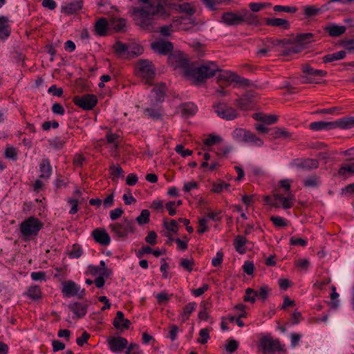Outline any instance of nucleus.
Masks as SVG:
<instances>
[{
    "instance_id": "obj_1",
    "label": "nucleus",
    "mask_w": 354,
    "mask_h": 354,
    "mask_svg": "<svg viewBox=\"0 0 354 354\" xmlns=\"http://www.w3.org/2000/svg\"><path fill=\"white\" fill-rule=\"evenodd\" d=\"M146 3L142 8H133L131 10L130 14L133 17V20L139 19H157L164 20L165 18L161 17L165 15V9L159 5V3L149 4V0H140Z\"/></svg>"
},
{
    "instance_id": "obj_2",
    "label": "nucleus",
    "mask_w": 354,
    "mask_h": 354,
    "mask_svg": "<svg viewBox=\"0 0 354 354\" xmlns=\"http://www.w3.org/2000/svg\"><path fill=\"white\" fill-rule=\"evenodd\" d=\"M219 71L217 65L214 62H209L199 67L191 68L189 71H187V78L194 83H201L214 76L216 72Z\"/></svg>"
},
{
    "instance_id": "obj_3",
    "label": "nucleus",
    "mask_w": 354,
    "mask_h": 354,
    "mask_svg": "<svg viewBox=\"0 0 354 354\" xmlns=\"http://www.w3.org/2000/svg\"><path fill=\"white\" fill-rule=\"evenodd\" d=\"M257 349L262 354H274L276 352L285 351V345L281 344L278 339L270 335L262 336L258 343Z\"/></svg>"
},
{
    "instance_id": "obj_4",
    "label": "nucleus",
    "mask_w": 354,
    "mask_h": 354,
    "mask_svg": "<svg viewBox=\"0 0 354 354\" xmlns=\"http://www.w3.org/2000/svg\"><path fill=\"white\" fill-rule=\"evenodd\" d=\"M43 227V223L37 218L29 217L20 224V231L25 238L35 236Z\"/></svg>"
},
{
    "instance_id": "obj_5",
    "label": "nucleus",
    "mask_w": 354,
    "mask_h": 354,
    "mask_svg": "<svg viewBox=\"0 0 354 354\" xmlns=\"http://www.w3.org/2000/svg\"><path fill=\"white\" fill-rule=\"evenodd\" d=\"M217 80L219 84L223 82H226L227 85L234 84V86L238 85L244 87L250 85V81L249 80L241 77L236 73L230 71H221L217 76Z\"/></svg>"
},
{
    "instance_id": "obj_6",
    "label": "nucleus",
    "mask_w": 354,
    "mask_h": 354,
    "mask_svg": "<svg viewBox=\"0 0 354 354\" xmlns=\"http://www.w3.org/2000/svg\"><path fill=\"white\" fill-rule=\"evenodd\" d=\"M169 63L176 69H179L184 76L187 77V71H189L188 59L186 55L181 52H174L168 57Z\"/></svg>"
},
{
    "instance_id": "obj_7",
    "label": "nucleus",
    "mask_w": 354,
    "mask_h": 354,
    "mask_svg": "<svg viewBox=\"0 0 354 354\" xmlns=\"http://www.w3.org/2000/svg\"><path fill=\"white\" fill-rule=\"evenodd\" d=\"M137 75L148 82L155 76V67L153 63L148 59H140L136 64Z\"/></svg>"
},
{
    "instance_id": "obj_8",
    "label": "nucleus",
    "mask_w": 354,
    "mask_h": 354,
    "mask_svg": "<svg viewBox=\"0 0 354 354\" xmlns=\"http://www.w3.org/2000/svg\"><path fill=\"white\" fill-rule=\"evenodd\" d=\"M111 231L118 237L123 238L129 233L134 232L133 222L124 219L122 223H114L109 225Z\"/></svg>"
},
{
    "instance_id": "obj_9",
    "label": "nucleus",
    "mask_w": 354,
    "mask_h": 354,
    "mask_svg": "<svg viewBox=\"0 0 354 354\" xmlns=\"http://www.w3.org/2000/svg\"><path fill=\"white\" fill-rule=\"evenodd\" d=\"M213 109L216 115L226 120H232L237 118L236 111L224 102H218L213 105Z\"/></svg>"
},
{
    "instance_id": "obj_10",
    "label": "nucleus",
    "mask_w": 354,
    "mask_h": 354,
    "mask_svg": "<svg viewBox=\"0 0 354 354\" xmlns=\"http://www.w3.org/2000/svg\"><path fill=\"white\" fill-rule=\"evenodd\" d=\"M74 103L85 110L92 109L97 103V98L93 95H86L82 97L76 96L73 100Z\"/></svg>"
},
{
    "instance_id": "obj_11",
    "label": "nucleus",
    "mask_w": 354,
    "mask_h": 354,
    "mask_svg": "<svg viewBox=\"0 0 354 354\" xmlns=\"http://www.w3.org/2000/svg\"><path fill=\"white\" fill-rule=\"evenodd\" d=\"M151 49L160 55H166L173 50V44L169 41L159 39L151 44Z\"/></svg>"
},
{
    "instance_id": "obj_12",
    "label": "nucleus",
    "mask_w": 354,
    "mask_h": 354,
    "mask_svg": "<svg viewBox=\"0 0 354 354\" xmlns=\"http://www.w3.org/2000/svg\"><path fill=\"white\" fill-rule=\"evenodd\" d=\"M328 7V3L321 7H317L314 5L304 6H303L304 15L306 18L316 17L327 10Z\"/></svg>"
},
{
    "instance_id": "obj_13",
    "label": "nucleus",
    "mask_w": 354,
    "mask_h": 354,
    "mask_svg": "<svg viewBox=\"0 0 354 354\" xmlns=\"http://www.w3.org/2000/svg\"><path fill=\"white\" fill-rule=\"evenodd\" d=\"M110 349L115 353L121 352L124 348L127 347V340L122 337H111L109 339Z\"/></svg>"
},
{
    "instance_id": "obj_14",
    "label": "nucleus",
    "mask_w": 354,
    "mask_h": 354,
    "mask_svg": "<svg viewBox=\"0 0 354 354\" xmlns=\"http://www.w3.org/2000/svg\"><path fill=\"white\" fill-rule=\"evenodd\" d=\"M80 287L72 281H65L62 283V293L66 297L80 295Z\"/></svg>"
},
{
    "instance_id": "obj_15",
    "label": "nucleus",
    "mask_w": 354,
    "mask_h": 354,
    "mask_svg": "<svg viewBox=\"0 0 354 354\" xmlns=\"http://www.w3.org/2000/svg\"><path fill=\"white\" fill-rule=\"evenodd\" d=\"M83 7V2L75 0L71 3H64L62 6V12L67 15H73L80 10Z\"/></svg>"
},
{
    "instance_id": "obj_16",
    "label": "nucleus",
    "mask_w": 354,
    "mask_h": 354,
    "mask_svg": "<svg viewBox=\"0 0 354 354\" xmlns=\"http://www.w3.org/2000/svg\"><path fill=\"white\" fill-rule=\"evenodd\" d=\"M254 95L252 92H247L236 100V106L241 110H248L250 108Z\"/></svg>"
},
{
    "instance_id": "obj_17",
    "label": "nucleus",
    "mask_w": 354,
    "mask_h": 354,
    "mask_svg": "<svg viewBox=\"0 0 354 354\" xmlns=\"http://www.w3.org/2000/svg\"><path fill=\"white\" fill-rule=\"evenodd\" d=\"M93 236L96 242L103 245H108L111 239L108 233L104 229H96L93 232Z\"/></svg>"
},
{
    "instance_id": "obj_18",
    "label": "nucleus",
    "mask_w": 354,
    "mask_h": 354,
    "mask_svg": "<svg viewBox=\"0 0 354 354\" xmlns=\"http://www.w3.org/2000/svg\"><path fill=\"white\" fill-rule=\"evenodd\" d=\"M275 201H279L284 209H289L292 206V201L295 200L294 195L291 192H288L286 196L281 194L275 193L273 195Z\"/></svg>"
},
{
    "instance_id": "obj_19",
    "label": "nucleus",
    "mask_w": 354,
    "mask_h": 354,
    "mask_svg": "<svg viewBox=\"0 0 354 354\" xmlns=\"http://www.w3.org/2000/svg\"><path fill=\"white\" fill-rule=\"evenodd\" d=\"M113 326L120 330L128 329L131 325V322L124 319V314L121 311H118L116 313V317H115L113 322Z\"/></svg>"
},
{
    "instance_id": "obj_20",
    "label": "nucleus",
    "mask_w": 354,
    "mask_h": 354,
    "mask_svg": "<svg viewBox=\"0 0 354 354\" xmlns=\"http://www.w3.org/2000/svg\"><path fill=\"white\" fill-rule=\"evenodd\" d=\"M113 24H95L93 31L97 36H105L112 34L111 25Z\"/></svg>"
},
{
    "instance_id": "obj_21",
    "label": "nucleus",
    "mask_w": 354,
    "mask_h": 354,
    "mask_svg": "<svg viewBox=\"0 0 354 354\" xmlns=\"http://www.w3.org/2000/svg\"><path fill=\"white\" fill-rule=\"evenodd\" d=\"M354 127V117H345L334 121V129H351Z\"/></svg>"
},
{
    "instance_id": "obj_22",
    "label": "nucleus",
    "mask_w": 354,
    "mask_h": 354,
    "mask_svg": "<svg viewBox=\"0 0 354 354\" xmlns=\"http://www.w3.org/2000/svg\"><path fill=\"white\" fill-rule=\"evenodd\" d=\"M324 30L330 37H339L345 32L346 28L344 26L333 24L325 26Z\"/></svg>"
},
{
    "instance_id": "obj_23",
    "label": "nucleus",
    "mask_w": 354,
    "mask_h": 354,
    "mask_svg": "<svg viewBox=\"0 0 354 354\" xmlns=\"http://www.w3.org/2000/svg\"><path fill=\"white\" fill-rule=\"evenodd\" d=\"M179 109L181 115L185 118L195 115L198 111L197 106L192 103L183 104L179 107Z\"/></svg>"
},
{
    "instance_id": "obj_24",
    "label": "nucleus",
    "mask_w": 354,
    "mask_h": 354,
    "mask_svg": "<svg viewBox=\"0 0 354 354\" xmlns=\"http://www.w3.org/2000/svg\"><path fill=\"white\" fill-rule=\"evenodd\" d=\"M96 3L100 12L109 14L116 11L109 0H96Z\"/></svg>"
},
{
    "instance_id": "obj_25",
    "label": "nucleus",
    "mask_w": 354,
    "mask_h": 354,
    "mask_svg": "<svg viewBox=\"0 0 354 354\" xmlns=\"http://www.w3.org/2000/svg\"><path fill=\"white\" fill-rule=\"evenodd\" d=\"M296 41L299 45L306 48L313 41V35L310 32L299 34L297 36Z\"/></svg>"
},
{
    "instance_id": "obj_26",
    "label": "nucleus",
    "mask_w": 354,
    "mask_h": 354,
    "mask_svg": "<svg viewBox=\"0 0 354 354\" xmlns=\"http://www.w3.org/2000/svg\"><path fill=\"white\" fill-rule=\"evenodd\" d=\"M40 178H48L52 173V169L50 162L48 159H44L40 164Z\"/></svg>"
},
{
    "instance_id": "obj_27",
    "label": "nucleus",
    "mask_w": 354,
    "mask_h": 354,
    "mask_svg": "<svg viewBox=\"0 0 354 354\" xmlns=\"http://www.w3.org/2000/svg\"><path fill=\"white\" fill-rule=\"evenodd\" d=\"M310 129L315 131H319L322 129H333L334 122L319 121L312 122L310 124Z\"/></svg>"
},
{
    "instance_id": "obj_28",
    "label": "nucleus",
    "mask_w": 354,
    "mask_h": 354,
    "mask_svg": "<svg viewBox=\"0 0 354 354\" xmlns=\"http://www.w3.org/2000/svg\"><path fill=\"white\" fill-rule=\"evenodd\" d=\"M250 133V131L238 128L233 131L232 136L239 142H247Z\"/></svg>"
},
{
    "instance_id": "obj_29",
    "label": "nucleus",
    "mask_w": 354,
    "mask_h": 354,
    "mask_svg": "<svg viewBox=\"0 0 354 354\" xmlns=\"http://www.w3.org/2000/svg\"><path fill=\"white\" fill-rule=\"evenodd\" d=\"M113 48L115 51V53L119 55L120 56H124L127 55V57H129L130 51L129 48L130 46L128 45H126L125 44H123L120 41H117L114 46Z\"/></svg>"
},
{
    "instance_id": "obj_30",
    "label": "nucleus",
    "mask_w": 354,
    "mask_h": 354,
    "mask_svg": "<svg viewBox=\"0 0 354 354\" xmlns=\"http://www.w3.org/2000/svg\"><path fill=\"white\" fill-rule=\"evenodd\" d=\"M69 308L78 317H83L86 313V306L82 304L74 303L71 304Z\"/></svg>"
},
{
    "instance_id": "obj_31",
    "label": "nucleus",
    "mask_w": 354,
    "mask_h": 354,
    "mask_svg": "<svg viewBox=\"0 0 354 354\" xmlns=\"http://www.w3.org/2000/svg\"><path fill=\"white\" fill-rule=\"evenodd\" d=\"M196 307V304L195 302H190L185 306L183 312L180 315V319L183 322L189 319V315L195 310Z\"/></svg>"
},
{
    "instance_id": "obj_32",
    "label": "nucleus",
    "mask_w": 354,
    "mask_h": 354,
    "mask_svg": "<svg viewBox=\"0 0 354 354\" xmlns=\"http://www.w3.org/2000/svg\"><path fill=\"white\" fill-rule=\"evenodd\" d=\"M303 73L314 77H324L326 75V72L322 70H317L310 67L309 65L306 64L302 67Z\"/></svg>"
},
{
    "instance_id": "obj_33",
    "label": "nucleus",
    "mask_w": 354,
    "mask_h": 354,
    "mask_svg": "<svg viewBox=\"0 0 354 354\" xmlns=\"http://www.w3.org/2000/svg\"><path fill=\"white\" fill-rule=\"evenodd\" d=\"M346 52L344 50H340L333 54L326 55L323 57L324 62H332L336 60H340L345 57Z\"/></svg>"
},
{
    "instance_id": "obj_34",
    "label": "nucleus",
    "mask_w": 354,
    "mask_h": 354,
    "mask_svg": "<svg viewBox=\"0 0 354 354\" xmlns=\"http://www.w3.org/2000/svg\"><path fill=\"white\" fill-rule=\"evenodd\" d=\"M111 176L112 180L117 182L120 176L123 174V169L119 165L112 164L110 166Z\"/></svg>"
},
{
    "instance_id": "obj_35",
    "label": "nucleus",
    "mask_w": 354,
    "mask_h": 354,
    "mask_svg": "<svg viewBox=\"0 0 354 354\" xmlns=\"http://www.w3.org/2000/svg\"><path fill=\"white\" fill-rule=\"evenodd\" d=\"M319 166V162L315 159H305L298 165L299 167L305 169H316Z\"/></svg>"
},
{
    "instance_id": "obj_36",
    "label": "nucleus",
    "mask_w": 354,
    "mask_h": 354,
    "mask_svg": "<svg viewBox=\"0 0 354 354\" xmlns=\"http://www.w3.org/2000/svg\"><path fill=\"white\" fill-rule=\"evenodd\" d=\"M272 135L274 139L285 138L289 139L292 138V133L285 129L275 128Z\"/></svg>"
},
{
    "instance_id": "obj_37",
    "label": "nucleus",
    "mask_w": 354,
    "mask_h": 354,
    "mask_svg": "<svg viewBox=\"0 0 354 354\" xmlns=\"http://www.w3.org/2000/svg\"><path fill=\"white\" fill-rule=\"evenodd\" d=\"M165 88V84H160L153 89L152 93L155 95L156 102H162L163 100Z\"/></svg>"
},
{
    "instance_id": "obj_38",
    "label": "nucleus",
    "mask_w": 354,
    "mask_h": 354,
    "mask_svg": "<svg viewBox=\"0 0 354 354\" xmlns=\"http://www.w3.org/2000/svg\"><path fill=\"white\" fill-rule=\"evenodd\" d=\"M159 32L162 36L169 37L171 34L177 30L174 24H169V25H165L158 28Z\"/></svg>"
},
{
    "instance_id": "obj_39",
    "label": "nucleus",
    "mask_w": 354,
    "mask_h": 354,
    "mask_svg": "<svg viewBox=\"0 0 354 354\" xmlns=\"http://www.w3.org/2000/svg\"><path fill=\"white\" fill-rule=\"evenodd\" d=\"M223 22H238L243 20L241 15L233 12H226L223 15Z\"/></svg>"
},
{
    "instance_id": "obj_40",
    "label": "nucleus",
    "mask_w": 354,
    "mask_h": 354,
    "mask_svg": "<svg viewBox=\"0 0 354 354\" xmlns=\"http://www.w3.org/2000/svg\"><path fill=\"white\" fill-rule=\"evenodd\" d=\"M245 242L246 239L243 236L239 235L236 237L234 245L238 252L241 254L244 253L245 249L243 248V246Z\"/></svg>"
},
{
    "instance_id": "obj_41",
    "label": "nucleus",
    "mask_w": 354,
    "mask_h": 354,
    "mask_svg": "<svg viewBox=\"0 0 354 354\" xmlns=\"http://www.w3.org/2000/svg\"><path fill=\"white\" fill-rule=\"evenodd\" d=\"M27 295L32 299H37L41 297V290L39 286H30L28 291Z\"/></svg>"
},
{
    "instance_id": "obj_42",
    "label": "nucleus",
    "mask_w": 354,
    "mask_h": 354,
    "mask_svg": "<svg viewBox=\"0 0 354 354\" xmlns=\"http://www.w3.org/2000/svg\"><path fill=\"white\" fill-rule=\"evenodd\" d=\"M246 143H251L257 147H261L264 145V142L262 139L257 136L254 133L250 131L249 136L248 137Z\"/></svg>"
},
{
    "instance_id": "obj_43",
    "label": "nucleus",
    "mask_w": 354,
    "mask_h": 354,
    "mask_svg": "<svg viewBox=\"0 0 354 354\" xmlns=\"http://www.w3.org/2000/svg\"><path fill=\"white\" fill-rule=\"evenodd\" d=\"M273 10L275 12H285L288 13H295L298 8L294 6H275L273 8Z\"/></svg>"
},
{
    "instance_id": "obj_44",
    "label": "nucleus",
    "mask_w": 354,
    "mask_h": 354,
    "mask_svg": "<svg viewBox=\"0 0 354 354\" xmlns=\"http://www.w3.org/2000/svg\"><path fill=\"white\" fill-rule=\"evenodd\" d=\"M150 212L147 209H143L139 216L137 217L136 221L139 225L148 223L149 221Z\"/></svg>"
},
{
    "instance_id": "obj_45",
    "label": "nucleus",
    "mask_w": 354,
    "mask_h": 354,
    "mask_svg": "<svg viewBox=\"0 0 354 354\" xmlns=\"http://www.w3.org/2000/svg\"><path fill=\"white\" fill-rule=\"evenodd\" d=\"M129 46H130L129 57L138 56V55H141L144 51L142 46L139 44L129 45Z\"/></svg>"
},
{
    "instance_id": "obj_46",
    "label": "nucleus",
    "mask_w": 354,
    "mask_h": 354,
    "mask_svg": "<svg viewBox=\"0 0 354 354\" xmlns=\"http://www.w3.org/2000/svg\"><path fill=\"white\" fill-rule=\"evenodd\" d=\"M274 46V44L272 42L264 44L263 46L257 50V53L258 56L261 57H264L268 51L272 50Z\"/></svg>"
},
{
    "instance_id": "obj_47",
    "label": "nucleus",
    "mask_w": 354,
    "mask_h": 354,
    "mask_svg": "<svg viewBox=\"0 0 354 354\" xmlns=\"http://www.w3.org/2000/svg\"><path fill=\"white\" fill-rule=\"evenodd\" d=\"M338 173L340 176H344L346 174H354V163L342 165L339 168Z\"/></svg>"
},
{
    "instance_id": "obj_48",
    "label": "nucleus",
    "mask_w": 354,
    "mask_h": 354,
    "mask_svg": "<svg viewBox=\"0 0 354 354\" xmlns=\"http://www.w3.org/2000/svg\"><path fill=\"white\" fill-rule=\"evenodd\" d=\"M245 293L246 295L244 297V301L254 303L255 297H257V290L248 288L246 289Z\"/></svg>"
},
{
    "instance_id": "obj_49",
    "label": "nucleus",
    "mask_w": 354,
    "mask_h": 354,
    "mask_svg": "<svg viewBox=\"0 0 354 354\" xmlns=\"http://www.w3.org/2000/svg\"><path fill=\"white\" fill-rule=\"evenodd\" d=\"M229 187L230 184L219 181L213 184L212 191L215 193H221L223 189H227Z\"/></svg>"
},
{
    "instance_id": "obj_50",
    "label": "nucleus",
    "mask_w": 354,
    "mask_h": 354,
    "mask_svg": "<svg viewBox=\"0 0 354 354\" xmlns=\"http://www.w3.org/2000/svg\"><path fill=\"white\" fill-rule=\"evenodd\" d=\"M319 183V179L316 176H310L304 180V184L306 187H316Z\"/></svg>"
},
{
    "instance_id": "obj_51",
    "label": "nucleus",
    "mask_w": 354,
    "mask_h": 354,
    "mask_svg": "<svg viewBox=\"0 0 354 354\" xmlns=\"http://www.w3.org/2000/svg\"><path fill=\"white\" fill-rule=\"evenodd\" d=\"M179 9L181 12H185L187 15H192L195 12L194 7L188 3H183L179 6Z\"/></svg>"
},
{
    "instance_id": "obj_52",
    "label": "nucleus",
    "mask_w": 354,
    "mask_h": 354,
    "mask_svg": "<svg viewBox=\"0 0 354 354\" xmlns=\"http://www.w3.org/2000/svg\"><path fill=\"white\" fill-rule=\"evenodd\" d=\"M10 33V30L7 24H0V39H5Z\"/></svg>"
},
{
    "instance_id": "obj_53",
    "label": "nucleus",
    "mask_w": 354,
    "mask_h": 354,
    "mask_svg": "<svg viewBox=\"0 0 354 354\" xmlns=\"http://www.w3.org/2000/svg\"><path fill=\"white\" fill-rule=\"evenodd\" d=\"M238 346L239 343L235 339H230L228 340L225 348L227 352L232 353H234L238 348Z\"/></svg>"
},
{
    "instance_id": "obj_54",
    "label": "nucleus",
    "mask_w": 354,
    "mask_h": 354,
    "mask_svg": "<svg viewBox=\"0 0 354 354\" xmlns=\"http://www.w3.org/2000/svg\"><path fill=\"white\" fill-rule=\"evenodd\" d=\"M201 306L203 309L198 313V318L201 320L207 321L209 318L207 312V304L206 302H202Z\"/></svg>"
},
{
    "instance_id": "obj_55",
    "label": "nucleus",
    "mask_w": 354,
    "mask_h": 354,
    "mask_svg": "<svg viewBox=\"0 0 354 354\" xmlns=\"http://www.w3.org/2000/svg\"><path fill=\"white\" fill-rule=\"evenodd\" d=\"M229 95V91L225 88V86L220 84L217 88H215L214 95L218 97H223Z\"/></svg>"
},
{
    "instance_id": "obj_56",
    "label": "nucleus",
    "mask_w": 354,
    "mask_h": 354,
    "mask_svg": "<svg viewBox=\"0 0 354 354\" xmlns=\"http://www.w3.org/2000/svg\"><path fill=\"white\" fill-rule=\"evenodd\" d=\"M164 226L165 227L174 233H177L178 230V225L177 222L175 220H171L170 223H168L165 220L164 221Z\"/></svg>"
},
{
    "instance_id": "obj_57",
    "label": "nucleus",
    "mask_w": 354,
    "mask_h": 354,
    "mask_svg": "<svg viewBox=\"0 0 354 354\" xmlns=\"http://www.w3.org/2000/svg\"><path fill=\"white\" fill-rule=\"evenodd\" d=\"M145 113L153 119H160L161 118V113L159 109L147 108L145 109Z\"/></svg>"
},
{
    "instance_id": "obj_58",
    "label": "nucleus",
    "mask_w": 354,
    "mask_h": 354,
    "mask_svg": "<svg viewBox=\"0 0 354 354\" xmlns=\"http://www.w3.org/2000/svg\"><path fill=\"white\" fill-rule=\"evenodd\" d=\"M199 335L201 339H199L198 342L202 344H206L209 338V330L207 328H203L200 330Z\"/></svg>"
},
{
    "instance_id": "obj_59",
    "label": "nucleus",
    "mask_w": 354,
    "mask_h": 354,
    "mask_svg": "<svg viewBox=\"0 0 354 354\" xmlns=\"http://www.w3.org/2000/svg\"><path fill=\"white\" fill-rule=\"evenodd\" d=\"M193 265L194 260L192 259H182L180 261V266L188 272H191L193 270Z\"/></svg>"
},
{
    "instance_id": "obj_60",
    "label": "nucleus",
    "mask_w": 354,
    "mask_h": 354,
    "mask_svg": "<svg viewBox=\"0 0 354 354\" xmlns=\"http://www.w3.org/2000/svg\"><path fill=\"white\" fill-rule=\"evenodd\" d=\"M180 26L177 29V30H185L187 32H194L198 30V28L193 24H180Z\"/></svg>"
},
{
    "instance_id": "obj_61",
    "label": "nucleus",
    "mask_w": 354,
    "mask_h": 354,
    "mask_svg": "<svg viewBox=\"0 0 354 354\" xmlns=\"http://www.w3.org/2000/svg\"><path fill=\"white\" fill-rule=\"evenodd\" d=\"M5 156L7 158L16 160L17 158V153L15 148L12 147H7L5 150Z\"/></svg>"
},
{
    "instance_id": "obj_62",
    "label": "nucleus",
    "mask_w": 354,
    "mask_h": 354,
    "mask_svg": "<svg viewBox=\"0 0 354 354\" xmlns=\"http://www.w3.org/2000/svg\"><path fill=\"white\" fill-rule=\"evenodd\" d=\"M175 151L176 153L180 154L183 158L191 156L192 154V151L189 149H184V147L182 145H176Z\"/></svg>"
},
{
    "instance_id": "obj_63",
    "label": "nucleus",
    "mask_w": 354,
    "mask_h": 354,
    "mask_svg": "<svg viewBox=\"0 0 354 354\" xmlns=\"http://www.w3.org/2000/svg\"><path fill=\"white\" fill-rule=\"evenodd\" d=\"M310 261L306 259H299L295 262V266L301 270H307Z\"/></svg>"
},
{
    "instance_id": "obj_64",
    "label": "nucleus",
    "mask_w": 354,
    "mask_h": 354,
    "mask_svg": "<svg viewBox=\"0 0 354 354\" xmlns=\"http://www.w3.org/2000/svg\"><path fill=\"white\" fill-rule=\"evenodd\" d=\"M171 296H172V295H169L165 292H162L158 293L156 295V299H157V301L158 303H160V304L165 303V304L169 300V299Z\"/></svg>"
}]
</instances>
